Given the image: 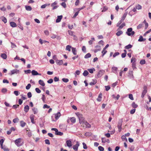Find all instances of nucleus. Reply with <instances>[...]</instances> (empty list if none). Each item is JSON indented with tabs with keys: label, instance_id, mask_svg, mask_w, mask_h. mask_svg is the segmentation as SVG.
<instances>
[{
	"label": "nucleus",
	"instance_id": "nucleus-42",
	"mask_svg": "<svg viewBox=\"0 0 151 151\" xmlns=\"http://www.w3.org/2000/svg\"><path fill=\"white\" fill-rule=\"evenodd\" d=\"M127 15V14H124L122 16V19H121L122 21H124V20L125 18H126V17Z\"/></svg>",
	"mask_w": 151,
	"mask_h": 151
},
{
	"label": "nucleus",
	"instance_id": "nucleus-58",
	"mask_svg": "<svg viewBox=\"0 0 151 151\" xmlns=\"http://www.w3.org/2000/svg\"><path fill=\"white\" fill-rule=\"evenodd\" d=\"M108 9V8L107 7L104 6V7L103 10L102 11V12H105Z\"/></svg>",
	"mask_w": 151,
	"mask_h": 151
},
{
	"label": "nucleus",
	"instance_id": "nucleus-6",
	"mask_svg": "<svg viewBox=\"0 0 151 151\" xmlns=\"http://www.w3.org/2000/svg\"><path fill=\"white\" fill-rule=\"evenodd\" d=\"M144 90L142 91V95H141V97L143 98L144 97L145 95L146 94L147 92V88L146 86H145L143 88Z\"/></svg>",
	"mask_w": 151,
	"mask_h": 151
},
{
	"label": "nucleus",
	"instance_id": "nucleus-11",
	"mask_svg": "<svg viewBox=\"0 0 151 151\" xmlns=\"http://www.w3.org/2000/svg\"><path fill=\"white\" fill-rule=\"evenodd\" d=\"M105 71L104 70H100L99 71L97 74V76L99 78L101 77L102 75L104 73Z\"/></svg>",
	"mask_w": 151,
	"mask_h": 151
},
{
	"label": "nucleus",
	"instance_id": "nucleus-46",
	"mask_svg": "<svg viewBox=\"0 0 151 151\" xmlns=\"http://www.w3.org/2000/svg\"><path fill=\"white\" fill-rule=\"evenodd\" d=\"M98 149L100 151H103L104 150V147L101 146L98 147Z\"/></svg>",
	"mask_w": 151,
	"mask_h": 151
},
{
	"label": "nucleus",
	"instance_id": "nucleus-56",
	"mask_svg": "<svg viewBox=\"0 0 151 151\" xmlns=\"http://www.w3.org/2000/svg\"><path fill=\"white\" fill-rule=\"evenodd\" d=\"M105 90L107 91L109 90V89L110 88V87L109 86H105Z\"/></svg>",
	"mask_w": 151,
	"mask_h": 151
},
{
	"label": "nucleus",
	"instance_id": "nucleus-4",
	"mask_svg": "<svg viewBox=\"0 0 151 151\" xmlns=\"http://www.w3.org/2000/svg\"><path fill=\"white\" fill-rule=\"evenodd\" d=\"M51 130L52 131H54L55 132V134L56 135L62 136L63 134V133L60 132H58V129L55 128H52L51 129Z\"/></svg>",
	"mask_w": 151,
	"mask_h": 151
},
{
	"label": "nucleus",
	"instance_id": "nucleus-61",
	"mask_svg": "<svg viewBox=\"0 0 151 151\" xmlns=\"http://www.w3.org/2000/svg\"><path fill=\"white\" fill-rule=\"evenodd\" d=\"M53 82V80L52 79H50L47 81V83H51Z\"/></svg>",
	"mask_w": 151,
	"mask_h": 151
},
{
	"label": "nucleus",
	"instance_id": "nucleus-15",
	"mask_svg": "<svg viewBox=\"0 0 151 151\" xmlns=\"http://www.w3.org/2000/svg\"><path fill=\"white\" fill-rule=\"evenodd\" d=\"M32 73L33 75L35 76L37 75H41L40 74H39L36 71L33 70L32 71Z\"/></svg>",
	"mask_w": 151,
	"mask_h": 151
},
{
	"label": "nucleus",
	"instance_id": "nucleus-50",
	"mask_svg": "<svg viewBox=\"0 0 151 151\" xmlns=\"http://www.w3.org/2000/svg\"><path fill=\"white\" fill-rule=\"evenodd\" d=\"M61 5L62 6H63L64 8H65L66 7V4L65 3V2H62L61 3Z\"/></svg>",
	"mask_w": 151,
	"mask_h": 151
},
{
	"label": "nucleus",
	"instance_id": "nucleus-35",
	"mask_svg": "<svg viewBox=\"0 0 151 151\" xmlns=\"http://www.w3.org/2000/svg\"><path fill=\"white\" fill-rule=\"evenodd\" d=\"M125 26V24L124 23H123L121 25L119 26L118 29H122L124 26Z\"/></svg>",
	"mask_w": 151,
	"mask_h": 151
},
{
	"label": "nucleus",
	"instance_id": "nucleus-27",
	"mask_svg": "<svg viewBox=\"0 0 151 151\" xmlns=\"http://www.w3.org/2000/svg\"><path fill=\"white\" fill-rule=\"evenodd\" d=\"M32 110L35 114H37L38 112V110L37 108H33L32 109Z\"/></svg>",
	"mask_w": 151,
	"mask_h": 151
},
{
	"label": "nucleus",
	"instance_id": "nucleus-63",
	"mask_svg": "<svg viewBox=\"0 0 151 151\" xmlns=\"http://www.w3.org/2000/svg\"><path fill=\"white\" fill-rule=\"evenodd\" d=\"M27 96H28V97L29 98H31V97H32V94H31V92H29L27 94Z\"/></svg>",
	"mask_w": 151,
	"mask_h": 151
},
{
	"label": "nucleus",
	"instance_id": "nucleus-14",
	"mask_svg": "<svg viewBox=\"0 0 151 151\" xmlns=\"http://www.w3.org/2000/svg\"><path fill=\"white\" fill-rule=\"evenodd\" d=\"M62 17L63 16L62 15L58 16V18L56 19V23H58L60 22Z\"/></svg>",
	"mask_w": 151,
	"mask_h": 151
},
{
	"label": "nucleus",
	"instance_id": "nucleus-30",
	"mask_svg": "<svg viewBox=\"0 0 151 151\" xmlns=\"http://www.w3.org/2000/svg\"><path fill=\"white\" fill-rule=\"evenodd\" d=\"M72 48V47L71 46L69 45H68L66 46V50H68L69 51H70V48Z\"/></svg>",
	"mask_w": 151,
	"mask_h": 151
},
{
	"label": "nucleus",
	"instance_id": "nucleus-32",
	"mask_svg": "<svg viewBox=\"0 0 151 151\" xmlns=\"http://www.w3.org/2000/svg\"><path fill=\"white\" fill-rule=\"evenodd\" d=\"M1 147V148L3 149L4 151H8L9 150L8 148L6 147L5 146H2Z\"/></svg>",
	"mask_w": 151,
	"mask_h": 151
},
{
	"label": "nucleus",
	"instance_id": "nucleus-25",
	"mask_svg": "<svg viewBox=\"0 0 151 151\" xmlns=\"http://www.w3.org/2000/svg\"><path fill=\"white\" fill-rule=\"evenodd\" d=\"M72 52L73 53V54L75 55H76V48H75L74 47H72Z\"/></svg>",
	"mask_w": 151,
	"mask_h": 151
},
{
	"label": "nucleus",
	"instance_id": "nucleus-7",
	"mask_svg": "<svg viewBox=\"0 0 151 151\" xmlns=\"http://www.w3.org/2000/svg\"><path fill=\"white\" fill-rule=\"evenodd\" d=\"M57 4V3L56 1H55L54 3H52L51 5V6L53 7L52 9V10H54L56 9L59 6L58 5L57 6L56 5Z\"/></svg>",
	"mask_w": 151,
	"mask_h": 151
},
{
	"label": "nucleus",
	"instance_id": "nucleus-13",
	"mask_svg": "<svg viewBox=\"0 0 151 151\" xmlns=\"http://www.w3.org/2000/svg\"><path fill=\"white\" fill-rule=\"evenodd\" d=\"M15 130V129L14 127H12L7 132V134L8 135L10 134L12 131H14Z\"/></svg>",
	"mask_w": 151,
	"mask_h": 151
},
{
	"label": "nucleus",
	"instance_id": "nucleus-55",
	"mask_svg": "<svg viewBox=\"0 0 151 151\" xmlns=\"http://www.w3.org/2000/svg\"><path fill=\"white\" fill-rule=\"evenodd\" d=\"M14 93L15 95L17 96L20 93L18 91H14Z\"/></svg>",
	"mask_w": 151,
	"mask_h": 151
},
{
	"label": "nucleus",
	"instance_id": "nucleus-8",
	"mask_svg": "<svg viewBox=\"0 0 151 151\" xmlns=\"http://www.w3.org/2000/svg\"><path fill=\"white\" fill-rule=\"evenodd\" d=\"M79 146V143L77 141L76 142V144L73 146V150L75 151H77L78 150V147Z\"/></svg>",
	"mask_w": 151,
	"mask_h": 151
},
{
	"label": "nucleus",
	"instance_id": "nucleus-36",
	"mask_svg": "<svg viewBox=\"0 0 151 151\" xmlns=\"http://www.w3.org/2000/svg\"><path fill=\"white\" fill-rule=\"evenodd\" d=\"M88 71L91 73H92L94 71H95V69L93 68L89 69H88Z\"/></svg>",
	"mask_w": 151,
	"mask_h": 151
},
{
	"label": "nucleus",
	"instance_id": "nucleus-3",
	"mask_svg": "<svg viewBox=\"0 0 151 151\" xmlns=\"http://www.w3.org/2000/svg\"><path fill=\"white\" fill-rule=\"evenodd\" d=\"M123 122L122 119L119 120L118 122L117 127L118 128V131L119 132H120L122 129V126Z\"/></svg>",
	"mask_w": 151,
	"mask_h": 151
},
{
	"label": "nucleus",
	"instance_id": "nucleus-20",
	"mask_svg": "<svg viewBox=\"0 0 151 151\" xmlns=\"http://www.w3.org/2000/svg\"><path fill=\"white\" fill-rule=\"evenodd\" d=\"M145 38H143L142 36H140L139 37V39L138 40L139 42H143L144 41L146 40Z\"/></svg>",
	"mask_w": 151,
	"mask_h": 151
},
{
	"label": "nucleus",
	"instance_id": "nucleus-33",
	"mask_svg": "<svg viewBox=\"0 0 151 151\" xmlns=\"http://www.w3.org/2000/svg\"><path fill=\"white\" fill-rule=\"evenodd\" d=\"M91 54L90 53H88L84 56L85 58H87L91 57Z\"/></svg>",
	"mask_w": 151,
	"mask_h": 151
},
{
	"label": "nucleus",
	"instance_id": "nucleus-51",
	"mask_svg": "<svg viewBox=\"0 0 151 151\" xmlns=\"http://www.w3.org/2000/svg\"><path fill=\"white\" fill-rule=\"evenodd\" d=\"M68 34L70 35L71 36H73V35H73V32L72 31H71L68 30Z\"/></svg>",
	"mask_w": 151,
	"mask_h": 151
},
{
	"label": "nucleus",
	"instance_id": "nucleus-57",
	"mask_svg": "<svg viewBox=\"0 0 151 151\" xmlns=\"http://www.w3.org/2000/svg\"><path fill=\"white\" fill-rule=\"evenodd\" d=\"M35 90L38 93H40L41 92V90L38 88H36Z\"/></svg>",
	"mask_w": 151,
	"mask_h": 151
},
{
	"label": "nucleus",
	"instance_id": "nucleus-41",
	"mask_svg": "<svg viewBox=\"0 0 151 151\" xmlns=\"http://www.w3.org/2000/svg\"><path fill=\"white\" fill-rule=\"evenodd\" d=\"M107 51L106 50H104L103 49V50L101 52V53L102 54V56L103 57L104 55L106 53Z\"/></svg>",
	"mask_w": 151,
	"mask_h": 151
},
{
	"label": "nucleus",
	"instance_id": "nucleus-48",
	"mask_svg": "<svg viewBox=\"0 0 151 151\" xmlns=\"http://www.w3.org/2000/svg\"><path fill=\"white\" fill-rule=\"evenodd\" d=\"M129 97L131 100H134V98H133V95L131 94H130L129 95Z\"/></svg>",
	"mask_w": 151,
	"mask_h": 151
},
{
	"label": "nucleus",
	"instance_id": "nucleus-1",
	"mask_svg": "<svg viewBox=\"0 0 151 151\" xmlns=\"http://www.w3.org/2000/svg\"><path fill=\"white\" fill-rule=\"evenodd\" d=\"M76 115L78 118L80 123L82 124L83 123V122L85 121L84 120V118L83 117V115L79 113H77Z\"/></svg>",
	"mask_w": 151,
	"mask_h": 151
},
{
	"label": "nucleus",
	"instance_id": "nucleus-28",
	"mask_svg": "<svg viewBox=\"0 0 151 151\" xmlns=\"http://www.w3.org/2000/svg\"><path fill=\"white\" fill-rule=\"evenodd\" d=\"M102 97V94L100 93L98 96V98L97 99V101H101V98Z\"/></svg>",
	"mask_w": 151,
	"mask_h": 151
},
{
	"label": "nucleus",
	"instance_id": "nucleus-18",
	"mask_svg": "<svg viewBox=\"0 0 151 151\" xmlns=\"http://www.w3.org/2000/svg\"><path fill=\"white\" fill-rule=\"evenodd\" d=\"M56 62L59 65H61L63 64V61L62 60H57L56 61Z\"/></svg>",
	"mask_w": 151,
	"mask_h": 151
},
{
	"label": "nucleus",
	"instance_id": "nucleus-17",
	"mask_svg": "<svg viewBox=\"0 0 151 151\" xmlns=\"http://www.w3.org/2000/svg\"><path fill=\"white\" fill-rule=\"evenodd\" d=\"M10 26L13 27H16L17 26V25L14 22H10Z\"/></svg>",
	"mask_w": 151,
	"mask_h": 151
},
{
	"label": "nucleus",
	"instance_id": "nucleus-62",
	"mask_svg": "<svg viewBox=\"0 0 151 151\" xmlns=\"http://www.w3.org/2000/svg\"><path fill=\"white\" fill-rule=\"evenodd\" d=\"M135 111V109H133L131 110L130 111V113L131 114H134Z\"/></svg>",
	"mask_w": 151,
	"mask_h": 151
},
{
	"label": "nucleus",
	"instance_id": "nucleus-49",
	"mask_svg": "<svg viewBox=\"0 0 151 151\" xmlns=\"http://www.w3.org/2000/svg\"><path fill=\"white\" fill-rule=\"evenodd\" d=\"M82 50L84 52H86V48L85 46H83L82 47Z\"/></svg>",
	"mask_w": 151,
	"mask_h": 151
},
{
	"label": "nucleus",
	"instance_id": "nucleus-54",
	"mask_svg": "<svg viewBox=\"0 0 151 151\" xmlns=\"http://www.w3.org/2000/svg\"><path fill=\"white\" fill-rule=\"evenodd\" d=\"M123 21H122L121 19L120 21H119L118 23H117V25L116 26L117 27H119L120 25V24L122 23V22H123Z\"/></svg>",
	"mask_w": 151,
	"mask_h": 151
},
{
	"label": "nucleus",
	"instance_id": "nucleus-31",
	"mask_svg": "<svg viewBox=\"0 0 151 151\" xmlns=\"http://www.w3.org/2000/svg\"><path fill=\"white\" fill-rule=\"evenodd\" d=\"M132 47V45L131 44H129L128 45L125 46L124 48L125 49H128L131 48Z\"/></svg>",
	"mask_w": 151,
	"mask_h": 151
},
{
	"label": "nucleus",
	"instance_id": "nucleus-16",
	"mask_svg": "<svg viewBox=\"0 0 151 151\" xmlns=\"http://www.w3.org/2000/svg\"><path fill=\"white\" fill-rule=\"evenodd\" d=\"M60 116V112H58L55 115V118L57 120L58 119Z\"/></svg>",
	"mask_w": 151,
	"mask_h": 151
},
{
	"label": "nucleus",
	"instance_id": "nucleus-26",
	"mask_svg": "<svg viewBox=\"0 0 151 151\" xmlns=\"http://www.w3.org/2000/svg\"><path fill=\"white\" fill-rule=\"evenodd\" d=\"M20 126L22 127H24L26 125V123L23 121H21L20 122Z\"/></svg>",
	"mask_w": 151,
	"mask_h": 151
},
{
	"label": "nucleus",
	"instance_id": "nucleus-59",
	"mask_svg": "<svg viewBox=\"0 0 151 151\" xmlns=\"http://www.w3.org/2000/svg\"><path fill=\"white\" fill-rule=\"evenodd\" d=\"M85 135L86 136H90L91 135V133L89 132H87L85 133Z\"/></svg>",
	"mask_w": 151,
	"mask_h": 151
},
{
	"label": "nucleus",
	"instance_id": "nucleus-19",
	"mask_svg": "<svg viewBox=\"0 0 151 151\" xmlns=\"http://www.w3.org/2000/svg\"><path fill=\"white\" fill-rule=\"evenodd\" d=\"M97 82V81L96 79H93L92 81V82H91L89 83V84L90 85H94Z\"/></svg>",
	"mask_w": 151,
	"mask_h": 151
},
{
	"label": "nucleus",
	"instance_id": "nucleus-43",
	"mask_svg": "<svg viewBox=\"0 0 151 151\" xmlns=\"http://www.w3.org/2000/svg\"><path fill=\"white\" fill-rule=\"evenodd\" d=\"M146 61L145 60H140V63L141 65H143L145 63Z\"/></svg>",
	"mask_w": 151,
	"mask_h": 151
},
{
	"label": "nucleus",
	"instance_id": "nucleus-40",
	"mask_svg": "<svg viewBox=\"0 0 151 151\" xmlns=\"http://www.w3.org/2000/svg\"><path fill=\"white\" fill-rule=\"evenodd\" d=\"M136 9L138 10L141 9L142 8V6L139 4H137V5L136 6Z\"/></svg>",
	"mask_w": 151,
	"mask_h": 151
},
{
	"label": "nucleus",
	"instance_id": "nucleus-29",
	"mask_svg": "<svg viewBox=\"0 0 151 151\" xmlns=\"http://www.w3.org/2000/svg\"><path fill=\"white\" fill-rule=\"evenodd\" d=\"M1 19H2V21L5 23H6L7 22V20L6 18L4 17H1Z\"/></svg>",
	"mask_w": 151,
	"mask_h": 151
},
{
	"label": "nucleus",
	"instance_id": "nucleus-10",
	"mask_svg": "<svg viewBox=\"0 0 151 151\" xmlns=\"http://www.w3.org/2000/svg\"><path fill=\"white\" fill-rule=\"evenodd\" d=\"M83 125L85 126V127L86 128H90L91 127V125L89 124L87 121H85L83 122V123L82 124Z\"/></svg>",
	"mask_w": 151,
	"mask_h": 151
},
{
	"label": "nucleus",
	"instance_id": "nucleus-64",
	"mask_svg": "<svg viewBox=\"0 0 151 151\" xmlns=\"http://www.w3.org/2000/svg\"><path fill=\"white\" fill-rule=\"evenodd\" d=\"M7 91L6 89L5 88H3L2 89L1 92L3 93H6Z\"/></svg>",
	"mask_w": 151,
	"mask_h": 151
},
{
	"label": "nucleus",
	"instance_id": "nucleus-45",
	"mask_svg": "<svg viewBox=\"0 0 151 151\" xmlns=\"http://www.w3.org/2000/svg\"><path fill=\"white\" fill-rule=\"evenodd\" d=\"M62 81L65 83H67L69 81V80L68 78H63L62 79Z\"/></svg>",
	"mask_w": 151,
	"mask_h": 151
},
{
	"label": "nucleus",
	"instance_id": "nucleus-39",
	"mask_svg": "<svg viewBox=\"0 0 151 151\" xmlns=\"http://www.w3.org/2000/svg\"><path fill=\"white\" fill-rule=\"evenodd\" d=\"M132 107L134 108H137L138 106L134 102H133L132 103Z\"/></svg>",
	"mask_w": 151,
	"mask_h": 151
},
{
	"label": "nucleus",
	"instance_id": "nucleus-37",
	"mask_svg": "<svg viewBox=\"0 0 151 151\" xmlns=\"http://www.w3.org/2000/svg\"><path fill=\"white\" fill-rule=\"evenodd\" d=\"M1 57L3 58L4 59H6L7 58L6 55L4 53L2 54H1Z\"/></svg>",
	"mask_w": 151,
	"mask_h": 151
},
{
	"label": "nucleus",
	"instance_id": "nucleus-34",
	"mask_svg": "<svg viewBox=\"0 0 151 151\" xmlns=\"http://www.w3.org/2000/svg\"><path fill=\"white\" fill-rule=\"evenodd\" d=\"M123 32L122 31H119L117 32L116 33V35L117 36H119L120 35L122 34Z\"/></svg>",
	"mask_w": 151,
	"mask_h": 151
},
{
	"label": "nucleus",
	"instance_id": "nucleus-2",
	"mask_svg": "<svg viewBox=\"0 0 151 151\" xmlns=\"http://www.w3.org/2000/svg\"><path fill=\"white\" fill-rule=\"evenodd\" d=\"M132 30V28L128 29L127 31L126 32V34L129 36H133L135 32Z\"/></svg>",
	"mask_w": 151,
	"mask_h": 151
},
{
	"label": "nucleus",
	"instance_id": "nucleus-38",
	"mask_svg": "<svg viewBox=\"0 0 151 151\" xmlns=\"http://www.w3.org/2000/svg\"><path fill=\"white\" fill-rule=\"evenodd\" d=\"M88 74V72L86 70H85L83 73V75L85 76H87Z\"/></svg>",
	"mask_w": 151,
	"mask_h": 151
},
{
	"label": "nucleus",
	"instance_id": "nucleus-24",
	"mask_svg": "<svg viewBox=\"0 0 151 151\" xmlns=\"http://www.w3.org/2000/svg\"><path fill=\"white\" fill-rule=\"evenodd\" d=\"M29 109V107L28 105H26L24 107V111L25 112H27Z\"/></svg>",
	"mask_w": 151,
	"mask_h": 151
},
{
	"label": "nucleus",
	"instance_id": "nucleus-53",
	"mask_svg": "<svg viewBox=\"0 0 151 151\" xmlns=\"http://www.w3.org/2000/svg\"><path fill=\"white\" fill-rule=\"evenodd\" d=\"M117 68L115 67H112V70L114 73L115 72V71L117 70Z\"/></svg>",
	"mask_w": 151,
	"mask_h": 151
},
{
	"label": "nucleus",
	"instance_id": "nucleus-9",
	"mask_svg": "<svg viewBox=\"0 0 151 151\" xmlns=\"http://www.w3.org/2000/svg\"><path fill=\"white\" fill-rule=\"evenodd\" d=\"M21 138H19L18 139H16L15 141V144L18 147L20 146V145L19 144V143L21 142Z\"/></svg>",
	"mask_w": 151,
	"mask_h": 151
},
{
	"label": "nucleus",
	"instance_id": "nucleus-23",
	"mask_svg": "<svg viewBox=\"0 0 151 151\" xmlns=\"http://www.w3.org/2000/svg\"><path fill=\"white\" fill-rule=\"evenodd\" d=\"M34 116L33 115H31L30 116V118L31 120V122L33 124L35 123V122H34Z\"/></svg>",
	"mask_w": 151,
	"mask_h": 151
},
{
	"label": "nucleus",
	"instance_id": "nucleus-44",
	"mask_svg": "<svg viewBox=\"0 0 151 151\" xmlns=\"http://www.w3.org/2000/svg\"><path fill=\"white\" fill-rule=\"evenodd\" d=\"M70 120L71 122L75 123L76 122V119L74 117H73L70 119Z\"/></svg>",
	"mask_w": 151,
	"mask_h": 151
},
{
	"label": "nucleus",
	"instance_id": "nucleus-12",
	"mask_svg": "<svg viewBox=\"0 0 151 151\" xmlns=\"http://www.w3.org/2000/svg\"><path fill=\"white\" fill-rule=\"evenodd\" d=\"M66 143L67 146H68V147H70L72 146V142L70 140H67L66 141Z\"/></svg>",
	"mask_w": 151,
	"mask_h": 151
},
{
	"label": "nucleus",
	"instance_id": "nucleus-47",
	"mask_svg": "<svg viewBox=\"0 0 151 151\" xmlns=\"http://www.w3.org/2000/svg\"><path fill=\"white\" fill-rule=\"evenodd\" d=\"M19 121V119L18 118H16L15 119H14L13 120V122L14 123H16L18 122Z\"/></svg>",
	"mask_w": 151,
	"mask_h": 151
},
{
	"label": "nucleus",
	"instance_id": "nucleus-21",
	"mask_svg": "<svg viewBox=\"0 0 151 151\" xmlns=\"http://www.w3.org/2000/svg\"><path fill=\"white\" fill-rule=\"evenodd\" d=\"M39 84L42 86H45V84L43 81L40 80L39 81Z\"/></svg>",
	"mask_w": 151,
	"mask_h": 151
},
{
	"label": "nucleus",
	"instance_id": "nucleus-60",
	"mask_svg": "<svg viewBox=\"0 0 151 151\" xmlns=\"http://www.w3.org/2000/svg\"><path fill=\"white\" fill-rule=\"evenodd\" d=\"M136 61V59L132 57L131 60V62L132 63H134Z\"/></svg>",
	"mask_w": 151,
	"mask_h": 151
},
{
	"label": "nucleus",
	"instance_id": "nucleus-5",
	"mask_svg": "<svg viewBox=\"0 0 151 151\" xmlns=\"http://www.w3.org/2000/svg\"><path fill=\"white\" fill-rule=\"evenodd\" d=\"M19 73V70L17 69H14L11 71V73L9 74V75H12L14 74H18Z\"/></svg>",
	"mask_w": 151,
	"mask_h": 151
},
{
	"label": "nucleus",
	"instance_id": "nucleus-52",
	"mask_svg": "<svg viewBox=\"0 0 151 151\" xmlns=\"http://www.w3.org/2000/svg\"><path fill=\"white\" fill-rule=\"evenodd\" d=\"M31 87V85L29 83L28 84L27 86L26 87V88L28 90L30 89Z\"/></svg>",
	"mask_w": 151,
	"mask_h": 151
},
{
	"label": "nucleus",
	"instance_id": "nucleus-22",
	"mask_svg": "<svg viewBox=\"0 0 151 151\" xmlns=\"http://www.w3.org/2000/svg\"><path fill=\"white\" fill-rule=\"evenodd\" d=\"M25 8L27 11H30L32 10V8L30 6H25Z\"/></svg>",
	"mask_w": 151,
	"mask_h": 151
}]
</instances>
